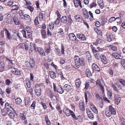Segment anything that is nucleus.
<instances>
[{
	"instance_id": "52",
	"label": "nucleus",
	"mask_w": 125,
	"mask_h": 125,
	"mask_svg": "<svg viewBox=\"0 0 125 125\" xmlns=\"http://www.w3.org/2000/svg\"><path fill=\"white\" fill-rule=\"evenodd\" d=\"M98 3L100 6L101 8V9H103L104 6V3L103 2V1L100 0L99 2H98Z\"/></svg>"
},
{
	"instance_id": "62",
	"label": "nucleus",
	"mask_w": 125,
	"mask_h": 125,
	"mask_svg": "<svg viewBox=\"0 0 125 125\" xmlns=\"http://www.w3.org/2000/svg\"><path fill=\"white\" fill-rule=\"evenodd\" d=\"M121 63L125 69V60H122V61H121Z\"/></svg>"
},
{
	"instance_id": "25",
	"label": "nucleus",
	"mask_w": 125,
	"mask_h": 125,
	"mask_svg": "<svg viewBox=\"0 0 125 125\" xmlns=\"http://www.w3.org/2000/svg\"><path fill=\"white\" fill-rule=\"evenodd\" d=\"M64 87L65 90L67 92L69 91L72 89L71 86L68 84H65L64 86Z\"/></svg>"
},
{
	"instance_id": "47",
	"label": "nucleus",
	"mask_w": 125,
	"mask_h": 125,
	"mask_svg": "<svg viewBox=\"0 0 125 125\" xmlns=\"http://www.w3.org/2000/svg\"><path fill=\"white\" fill-rule=\"evenodd\" d=\"M28 37L30 38L32 36V32L30 30H26Z\"/></svg>"
},
{
	"instance_id": "37",
	"label": "nucleus",
	"mask_w": 125,
	"mask_h": 125,
	"mask_svg": "<svg viewBox=\"0 0 125 125\" xmlns=\"http://www.w3.org/2000/svg\"><path fill=\"white\" fill-rule=\"evenodd\" d=\"M54 51L56 54L57 55L59 56L61 55L62 54L60 52V50L59 49L57 48H55Z\"/></svg>"
},
{
	"instance_id": "60",
	"label": "nucleus",
	"mask_w": 125,
	"mask_h": 125,
	"mask_svg": "<svg viewBox=\"0 0 125 125\" xmlns=\"http://www.w3.org/2000/svg\"><path fill=\"white\" fill-rule=\"evenodd\" d=\"M43 14L42 12H40L39 13V18L40 21L42 20L43 19Z\"/></svg>"
},
{
	"instance_id": "7",
	"label": "nucleus",
	"mask_w": 125,
	"mask_h": 125,
	"mask_svg": "<svg viewBox=\"0 0 125 125\" xmlns=\"http://www.w3.org/2000/svg\"><path fill=\"white\" fill-rule=\"evenodd\" d=\"M107 41L109 42H110L113 38V35L111 32H108L106 34Z\"/></svg>"
},
{
	"instance_id": "39",
	"label": "nucleus",
	"mask_w": 125,
	"mask_h": 125,
	"mask_svg": "<svg viewBox=\"0 0 125 125\" xmlns=\"http://www.w3.org/2000/svg\"><path fill=\"white\" fill-rule=\"evenodd\" d=\"M44 50L46 53L48 54L50 52V48L49 46H48L45 47Z\"/></svg>"
},
{
	"instance_id": "30",
	"label": "nucleus",
	"mask_w": 125,
	"mask_h": 125,
	"mask_svg": "<svg viewBox=\"0 0 125 125\" xmlns=\"http://www.w3.org/2000/svg\"><path fill=\"white\" fill-rule=\"evenodd\" d=\"M5 33L7 36V38L9 39H10L11 34L8 30L6 29H4Z\"/></svg>"
},
{
	"instance_id": "61",
	"label": "nucleus",
	"mask_w": 125,
	"mask_h": 125,
	"mask_svg": "<svg viewBox=\"0 0 125 125\" xmlns=\"http://www.w3.org/2000/svg\"><path fill=\"white\" fill-rule=\"evenodd\" d=\"M26 83L27 87L30 88L31 87L30 81L29 80H28L26 81Z\"/></svg>"
},
{
	"instance_id": "14",
	"label": "nucleus",
	"mask_w": 125,
	"mask_h": 125,
	"mask_svg": "<svg viewBox=\"0 0 125 125\" xmlns=\"http://www.w3.org/2000/svg\"><path fill=\"white\" fill-rule=\"evenodd\" d=\"M115 103L117 105H118L120 103L121 100L120 97L118 95V94H115Z\"/></svg>"
},
{
	"instance_id": "58",
	"label": "nucleus",
	"mask_w": 125,
	"mask_h": 125,
	"mask_svg": "<svg viewBox=\"0 0 125 125\" xmlns=\"http://www.w3.org/2000/svg\"><path fill=\"white\" fill-rule=\"evenodd\" d=\"M115 20L116 19L114 17H112L109 19V22L111 23Z\"/></svg>"
},
{
	"instance_id": "45",
	"label": "nucleus",
	"mask_w": 125,
	"mask_h": 125,
	"mask_svg": "<svg viewBox=\"0 0 125 125\" xmlns=\"http://www.w3.org/2000/svg\"><path fill=\"white\" fill-rule=\"evenodd\" d=\"M57 92L60 94H62L64 92V90L61 87H60L57 90Z\"/></svg>"
},
{
	"instance_id": "48",
	"label": "nucleus",
	"mask_w": 125,
	"mask_h": 125,
	"mask_svg": "<svg viewBox=\"0 0 125 125\" xmlns=\"http://www.w3.org/2000/svg\"><path fill=\"white\" fill-rule=\"evenodd\" d=\"M54 27V23L51 22L49 24V28L51 29H53Z\"/></svg>"
},
{
	"instance_id": "34",
	"label": "nucleus",
	"mask_w": 125,
	"mask_h": 125,
	"mask_svg": "<svg viewBox=\"0 0 125 125\" xmlns=\"http://www.w3.org/2000/svg\"><path fill=\"white\" fill-rule=\"evenodd\" d=\"M22 120H23V122L25 124H26L27 123V121L26 119L25 116L23 114H21L20 115Z\"/></svg>"
},
{
	"instance_id": "13",
	"label": "nucleus",
	"mask_w": 125,
	"mask_h": 125,
	"mask_svg": "<svg viewBox=\"0 0 125 125\" xmlns=\"http://www.w3.org/2000/svg\"><path fill=\"white\" fill-rule=\"evenodd\" d=\"M100 58L102 62L104 64H106L107 63L108 61L104 55L101 54Z\"/></svg>"
},
{
	"instance_id": "40",
	"label": "nucleus",
	"mask_w": 125,
	"mask_h": 125,
	"mask_svg": "<svg viewBox=\"0 0 125 125\" xmlns=\"http://www.w3.org/2000/svg\"><path fill=\"white\" fill-rule=\"evenodd\" d=\"M61 21L63 23H66L67 21V18L66 16H62L61 19Z\"/></svg>"
},
{
	"instance_id": "57",
	"label": "nucleus",
	"mask_w": 125,
	"mask_h": 125,
	"mask_svg": "<svg viewBox=\"0 0 125 125\" xmlns=\"http://www.w3.org/2000/svg\"><path fill=\"white\" fill-rule=\"evenodd\" d=\"M27 8L31 12H32L33 11L34 9L33 7L31 6H27Z\"/></svg>"
},
{
	"instance_id": "33",
	"label": "nucleus",
	"mask_w": 125,
	"mask_h": 125,
	"mask_svg": "<svg viewBox=\"0 0 125 125\" xmlns=\"http://www.w3.org/2000/svg\"><path fill=\"white\" fill-rule=\"evenodd\" d=\"M84 105V103L83 102H81L79 103V108L80 110H81L82 111H83L85 109V108Z\"/></svg>"
},
{
	"instance_id": "5",
	"label": "nucleus",
	"mask_w": 125,
	"mask_h": 125,
	"mask_svg": "<svg viewBox=\"0 0 125 125\" xmlns=\"http://www.w3.org/2000/svg\"><path fill=\"white\" fill-rule=\"evenodd\" d=\"M112 86L115 90L116 92V93L118 92V89H121V86L119 84L116 83H115L112 84Z\"/></svg>"
},
{
	"instance_id": "51",
	"label": "nucleus",
	"mask_w": 125,
	"mask_h": 125,
	"mask_svg": "<svg viewBox=\"0 0 125 125\" xmlns=\"http://www.w3.org/2000/svg\"><path fill=\"white\" fill-rule=\"evenodd\" d=\"M21 33H19V32L17 33V36H18L19 40H22V37L21 36Z\"/></svg>"
},
{
	"instance_id": "50",
	"label": "nucleus",
	"mask_w": 125,
	"mask_h": 125,
	"mask_svg": "<svg viewBox=\"0 0 125 125\" xmlns=\"http://www.w3.org/2000/svg\"><path fill=\"white\" fill-rule=\"evenodd\" d=\"M96 84L97 86H100L103 85L101 83V81L100 79H98L96 81Z\"/></svg>"
},
{
	"instance_id": "32",
	"label": "nucleus",
	"mask_w": 125,
	"mask_h": 125,
	"mask_svg": "<svg viewBox=\"0 0 125 125\" xmlns=\"http://www.w3.org/2000/svg\"><path fill=\"white\" fill-rule=\"evenodd\" d=\"M105 113L106 116L110 117L111 116L112 113L110 111L107 109H105Z\"/></svg>"
},
{
	"instance_id": "9",
	"label": "nucleus",
	"mask_w": 125,
	"mask_h": 125,
	"mask_svg": "<svg viewBox=\"0 0 125 125\" xmlns=\"http://www.w3.org/2000/svg\"><path fill=\"white\" fill-rule=\"evenodd\" d=\"M86 113L89 118L92 120L94 119V115L92 113V112L89 109H86Z\"/></svg>"
},
{
	"instance_id": "28",
	"label": "nucleus",
	"mask_w": 125,
	"mask_h": 125,
	"mask_svg": "<svg viewBox=\"0 0 125 125\" xmlns=\"http://www.w3.org/2000/svg\"><path fill=\"white\" fill-rule=\"evenodd\" d=\"M1 111L2 115L3 116H5L9 112V111H8L5 108L1 110Z\"/></svg>"
},
{
	"instance_id": "56",
	"label": "nucleus",
	"mask_w": 125,
	"mask_h": 125,
	"mask_svg": "<svg viewBox=\"0 0 125 125\" xmlns=\"http://www.w3.org/2000/svg\"><path fill=\"white\" fill-rule=\"evenodd\" d=\"M64 46L62 44H61V54H64Z\"/></svg>"
},
{
	"instance_id": "20",
	"label": "nucleus",
	"mask_w": 125,
	"mask_h": 125,
	"mask_svg": "<svg viewBox=\"0 0 125 125\" xmlns=\"http://www.w3.org/2000/svg\"><path fill=\"white\" fill-rule=\"evenodd\" d=\"M35 92L36 93H41V88H39V86L38 85V84H36L35 85Z\"/></svg>"
},
{
	"instance_id": "41",
	"label": "nucleus",
	"mask_w": 125,
	"mask_h": 125,
	"mask_svg": "<svg viewBox=\"0 0 125 125\" xmlns=\"http://www.w3.org/2000/svg\"><path fill=\"white\" fill-rule=\"evenodd\" d=\"M5 64L4 63H0V72H3L5 68Z\"/></svg>"
},
{
	"instance_id": "16",
	"label": "nucleus",
	"mask_w": 125,
	"mask_h": 125,
	"mask_svg": "<svg viewBox=\"0 0 125 125\" xmlns=\"http://www.w3.org/2000/svg\"><path fill=\"white\" fill-rule=\"evenodd\" d=\"M112 55L116 59H122V56L116 52L113 53L112 54Z\"/></svg>"
},
{
	"instance_id": "43",
	"label": "nucleus",
	"mask_w": 125,
	"mask_h": 125,
	"mask_svg": "<svg viewBox=\"0 0 125 125\" xmlns=\"http://www.w3.org/2000/svg\"><path fill=\"white\" fill-rule=\"evenodd\" d=\"M15 101L16 104H20L22 102V100L20 98H18L15 99Z\"/></svg>"
},
{
	"instance_id": "17",
	"label": "nucleus",
	"mask_w": 125,
	"mask_h": 125,
	"mask_svg": "<svg viewBox=\"0 0 125 125\" xmlns=\"http://www.w3.org/2000/svg\"><path fill=\"white\" fill-rule=\"evenodd\" d=\"M90 108L95 114H97L98 113V111L96 108L93 104H91Z\"/></svg>"
},
{
	"instance_id": "12",
	"label": "nucleus",
	"mask_w": 125,
	"mask_h": 125,
	"mask_svg": "<svg viewBox=\"0 0 125 125\" xmlns=\"http://www.w3.org/2000/svg\"><path fill=\"white\" fill-rule=\"evenodd\" d=\"M92 67L93 71L98 72L100 70L99 67L95 63H93L92 65Z\"/></svg>"
},
{
	"instance_id": "63",
	"label": "nucleus",
	"mask_w": 125,
	"mask_h": 125,
	"mask_svg": "<svg viewBox=\"0 0 125 125\" xmlns=\"http://www.w3.org/2000/svg\"><path fill=\"white\" fill-rule=\"evenodd\" d=\"M20 72V71L17 69L14 74L16 75H19L21 74Z\"/></svg>"
},
{
	"instance_id": "11",
	"label": "nucleus",
	"mask_w": 125,
	"mask_h": 125,
	"mask_svg": "<svg viewBox=\"0 0 125 125\" xmlns=\"http://www.w3.org/2000/svg\"><path fill=\"white\" fill-rule=\"evenodd\" d=\"M6 22L8 23L11 24L13 22L12 18L10 14H8L7 16Z\"/></svg>"
},
{
	"instance_id": "31",
	"label": "nucleus",
	"mask_w": 125,
	"mask_h": 125,
	"mask_svg": "<svg viewBox=\"0 0 125 125\" xmlns=\"http://www.w3.org/2000/svg\"><path fill=\"white\" fill-rule=\"evenodd\" d=\"M73 3L75 7H79V4L81 2V1L78 0H73Z\"/></svg>"
},
{
	"instance_id": "59",
	"label": "nucleus",
	"mask_w": 125,
	"mask_h": 125,
	"mask_svg": "<svg viewBox=\"0 0 125 125\" xmlns=\"http://www.w3.org/2000/svg\"><path fill=\"white\" fill-rule=\"evenodd\" d=\"M41 103L42 105L43 108L45 109L47 108V106L45 104L43 101H41Z\"/></svg>"
},
{
	"instance_id": "6",
	"label": "nucleus",
	"mask_w": 125,
	"mask_h": 125,
	"mask_svg": "<svg viewBox=\"0 0 125 125\" xmlns=\"http://www.w3.org/2000/svg\"><path fill=\"white\" fill-rule=\"evenodd\" d=\"M77 37L80 40L84 41L86 40L85 36L81 33H78L77 34Z\"/></svg>"
},
{
	"instance_id": "36",
	"label": "nucleus",
	"mask_w": 125,
	"mask_h": 125,
	"mask_svg": "<svg viewBox=\"0 0 125 125\" xmlns=\"http://www.w3.org/2000/svg\"><path fill=\"white\" fill-rule=\"evenodd\" d=\"M30 48L31 50L34 49L35 51H36V48L34 44L32 42L30 43Z\"/></svg>"
},
{
	"instance_id": "21",
	"label": "nucleus",
	"mask_w": 125,
	"mask_h": 125,
	"mask_svg": "<svg viewBox=\"0 0 125 125\" xmlns=\"http://www.w3.org/2000/svg\"><path fill=\"white\" fill-rule=\"evenodd\" d=\"M13 112L12 111L10 112L9 113L8 115L9 117L12 119H14L15 117L16 116L15 115L16 113L14 111H13Z\"/></svg>"
},
{
	"instance_id": "49",
	"label": "nucleus",
	"mask_w": 125,
	"mask_h": 125,
	"mask_svg": "<svg viewBox=\"0 0 125 125\" xmlns=\"http://www.w3.org/2000/svg\"><path fill=\"white\" fill-rule=\"evenodd\" d=\"M18 8V6L16 5H13L11 7V9L12 10H17Z\"/></svg>"
},
{
	"instance_id": "4",
	"label": "nucleus",
	"mask_w": 125,
	"mask_h": 125,
	"mask_svg": "<svg viewBox=\"0 0 125 125\" xmlns=\"http://www.w3.org/2000/svg\"><path fill=\"white\" fill-rule=\"evenodd\" d=\"M26 67L28 69L34 67L35 66V62L33 59L30 60L29 62H27L25 64Z\"/></svg>"
},
{
	"instance_id": "2",
	"label": "nucleus",
	"mask_w": 125,
	"mask_h": 125,
	"mask_svg": "<svg viewBox=\"0 0 125 125\" xmlns=\"http://www.w3.org/2000/svg\"><path fill=\"white\" fill-rule=\"evenodd\" d=\"M63 112L67 116H69L71 115L75 120H77L78 119V118L76 117L74 113L71 110H70L68 109L65 108L63 109Z\"/></svg>"
},
{
	"instance_id": "26",
	"label": "nucleus",
	"mask_w": 125,
	"mask_h": 125,
	"mask_svg": "<svg viewBox=\"0 0 125 125\" xmlns=\"http://www.w3.org/2000/svg\"><path fill=\"white\" fill-rule=\"evenodd\" d=\"M13 21L15 25H18L20 24V22L18 18L15 16H14L13 18Z\"/></svg>"
},
{
	"instance_id": "10",
	"label": "nucleus",
	"mask_w": 125,
	"mask_h": 125,
	"mask_svg": "<svg viewBox=\"0 0 125 125\" xmlns=\"http://www.w3.org/2000/svg\"><path fill=\"white\" fill-rule=\"evenodd\" d=\"M42 56H45V53L44 52L43 49L41 47H37L36 48V50Z\"/></svg>"
},
{
	"instance_id": "35",
	"label": "nucleus",
	"mask_w": 125,
	"mask_h": 125,
	"mask_svg": "<svg viewBox=\"0 0 125 125\" xmlns=\"http://www.w3.org/2000/svg\"><path fill=\"white\" fill-rule=\"evenodd\" d=\"M30 99V98L29 97H27L25 98L24 100L25 105H28L29 104Z\"/></svg>"
},
{
	"instance_id": "19",
	"label": "nucleus",
	"mask_w": 125,
	"mask_h": 125,
	"mask_svg": "<svg viewBox=\"0 0 125 125\" xmlns=\"http://www.w3.org/2000/svg\"><path fill=\"white\" fill-rule=\"evenodd\" d=\"M109 110L112 114L115 115L116 114V111L115 109L110 105L109 106Z\"/></svg>"
},
{
	"instance_id": "15",
	"label": "nucleus",
	"mask_w": 125,
	"mask_h": 125,
	"mask_svg": "<svg viewBox=\"0 0 125 125\" xmlns=\"http://www.w3.org/2000/svg\"><path fill=\"white\" fill-rule=\"evenodd\" d=\"M83 15L84 17L86 19H88L89 17L88 11L86 9L83 8L82 10Z\"/></svg>"
},
{
	"instance_id": "29",
	"label": "nucleus",
	"mask_w": 125,
	"mask_h": 125,
	"mask_svg": "<svg viewBox=\"0 0 125 125\" xmlns=\"http://www.w3.org/2000/svg\"><path fill=\"white\" fill-rule=\"evenodd\" d=\"M50 75L51 77L53 79H54L56 77V73L53 71L50 72Z\"/></svg>"
},
{
	"instance_id": "46",
	"label": "nucleus",
	"mask_w": 125,
	"mask_h": 125,
	"mask_svg": "<svg viewBox=\"0 0 125 125\" xmlns=\"http://www.w3.org/2000/svg\"><path fill=\"white\" fill-rule=\"evenodd\" d=\"M119 82L121 83L123 85L125 86V81L122 79L119 78Z\"/></svg>"
},
{
	"instance_id": "3",
	"label": "nucleus",
	"mask_w": 125,
	"mask_h": 125,
	"mask_svg": "<svg viewBox=\"0 0 125 125\" xmlns=\"http://www.w3.org/2000/svg\"><path fill=\"white\" fill-rule=\"evenodd\" d=\"M92 50L93 52L95 58L97 60H99L101 57V55L97 51L95 48L93 47L92 45L91 46Z\"/></svg>"
},
{
	"instance_id": "64",
	"label": "nucleus",
	"mask_w": 125,
	"mask_h": 125,
	"mask_svg": "<svg viewBox=\"0 0 125 125\" xmlns=\"http://www.w3.org/2000/svg\"><path fill=\"white\" fill-rule=\"evenodd\" d=\"M5 123L6 125H12V123L9 120H7L6 121Z\"/></svg>"
},
{
	"instance_id": "42",
	"label": "nucleus",
	"mask_w": 125,
	"mask_h": 125,
	"mask_svg": "<svg viewBox=\"0 0 125 125\" xmlns=\"http://www.w3.org/2000/svg\"><path fill=\"white\" fill-rule=\"evenodd\" d=\"M41 34L42 37L44 39H45L46 38V35L45 31L44 30H42Z\"/></svg>"
},
{
	"instance_id": "55",
	"label": "nucleus",
	"mask_w": 125,
	"mask_h": 125,
	"mask_svg": "<svg viewBox=\"0 0 125 125\" xmlns=\"http://www.w3.org/2000/svg\"><path fill=\"white\" fill-rule=\"evenodd\" d=\"M124 19V17L123 16V15L122 14H120V17H119V21H117V23H121V20H123Z\"/></svg>"
},
{
	"instance_id": "54",
	"label": "nucleus",
	"mask_w": 125,
	"mask_h": 125,
	"mask_svg": "<svg viewBox=\"0 0 125 125\" xmlns=\"http://www.w3.org/2000/svg\"><path fill=\"white\" fill-rule=\"evenodd\" d=\"M36 101H33L32 104L31 105V107L32 109H34L35 107Z\"/></svg>"
},
{
	"instance_id": "8",
	"label": "nucleus",
	"mask_w": 125,
	"mask_h": 125,
	"mask_svg": "<svg viewBox=\"0 0 125 125\" xmlns=\"http://www.w3.org/2000/svg\"><path fill=\"white\" fill-rule=\"evenodd\" d=\"M5 108L9 112H10L11 111H12V110L15 111L14 109L12 107L11 105L10 104H9L7 103H6L5 104Z\"/></svg>"
},
{
	"instance_id": "23",
	"label": "nucleus",
	"mask_w": 125,
	"mask_h": 125,
	"mask_svg": "<svg viewBox=\"0 0 125 125\" xmlns=\"http://www.w3.org/2000/svg\"><path fill=\"white\" fill-rule=\"evenodd\" d=\"M74 18L78 22H81L83 20L82 17L79 15H76L74 16Z\"/></svg>"
},
{
	"instance_id": "24",
	"label": "nucleus",
	"mask_w": 125,
	"mask_h": 125,
	"mask_svg": "<svg viewBox=\"0 0 125 125\" xmlns=\"http://www.w3.org/2000/svg\"><path fill=\"white\" fill-rule=\"evenodd\" d=\"M86 58H88L89 61H91L92 60V58L91 56V53L89 51H87L86 52Z\"/></svg>"
},
{
	"instance_id": "22",
	"label": "nucleus",
	"mask_w": 125,
	"mask_h": 125,
	"mask_svg": "<svg viewBox=\"0 0 125 125\" xmlns=\"http://www.w3.org/2000/svg\"><path fill=\"white\" fill-rule=\"evenodd\" d=\"M9 62H8V68H10V67H12V66L14 65L15 63V61L14 60H10L9 59H8Z\"/></svg>"
},
{
	"instance_id": "53",
	"label": "nucleus",
	"mask_w": 125,
	"mask_h": 125,
	"mask_svg": "<svg viewBox=\"0 0 125 125\" xmlns=\"http://www.w3.org/2000/svg\"><path fill=\"white\" fill-rule=\"evenodd\" d=\"M9 69H11L10 71L12 72V73L14 74L15 72V71H16L17 69L16 68L12 66V67H10V68H9Z\"/></svg>"
},
{
	"instance_id": "44",
	"label": "nucleus",
	"mask_w": 125,
	"mask_h": 125,
	"mask_svg": "<svg viewBox=\"0 0 125 125\" xmlns=\"http://www.w3.org/2000/svg\"><path fill=\"white\" fill-rule=\"evenodd\" d=\"M24 16V19L25 20H29L30 21L31 20L30 17L28 15L26 14H25Z\"/></svg>"
},
{
	"instance_id": "18",
	"label": "nucleus",
	"mask_w": 125,
	"mask_h": 125,
	"mask_svg": "<svg viewBox=\"0 0 125 125\" xmlns=\"http://www.w3.org/2000/svg\"><path fill=\"white\" fill-rule=\"evenodd\" d=\"M69 37L70 39L72 41H75L76 38L74 34L73 33H70L69 35Z\"/></svg>"
},
{
	"instance_id": "27",
	"label": "nucleus",
	"mask_w": 125,
	"mask_h": 125,
	"mask_svg": "<svg viewBox=\"0 0 125 125\" xmlns=\"http://www.w3.org/2000/svg\"><path fill=\"white\" fill-rule=\"evenodd\" d=\"M107 46L109 47L110 49L113 51H116L117 50V47L113 45H109L108 46Z\"/></svg>"
},
{
	"instance_id": "38",
	"label": "nucleus",
	"mask_w": 125,
	"mask_h": 125,
	"mask_svg": "<svg viewBox=\"0 0 125 125\" xmlns=\"http://www.w3.org/2000/svg\"><path fill=\"white\" fill-rule=\"evenodd\" d=\"M85 73L87 77H89L92 76V73L89 69H87L85 70Z\"/></svg>"
},
{
	"instance_id": "1",
	"label": "nucleus",
	"mask_w": 125,
	"mask_h": 125,
	"mask_svg": "<svg viewBox=\"0 0 125 125\" xmlns=\"http://www.w3.org/2000/svg\"><path fill=\"white\" fill-rule=\"evenodd\" d=\"M73 59L76 66L78 68H79L81 65H84V59L83 58L80 57L77 55H75Z\"/></svg>"
}]
</instances>
